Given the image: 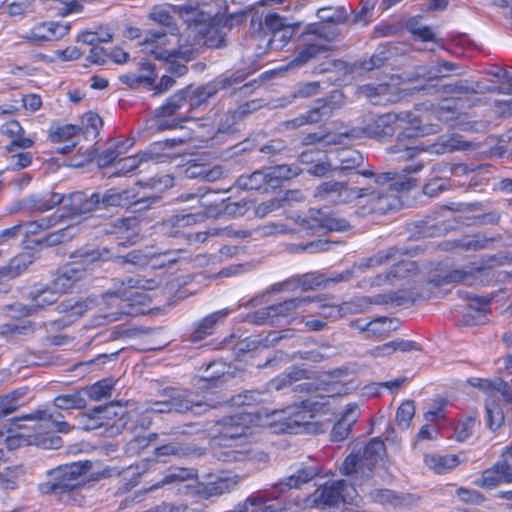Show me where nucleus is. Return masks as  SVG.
<instances>
[{
    "label": "nucleus",
    "instance_id": "45",
    "mask_svg": "<svg viewBox=\"0 0 512 512\" xmlns=\"http://www.w3.org/2000/svg\"><path fill=\"white\" fill-rule=\"evenodd\" d=\"M368 497L374 503L393 508L403 503L402 497L390 489H372Z\"/></svg>",
    "mask_w": 512,
    "mask_h": 512
},
{
    "label": "nucleus",
    "instance_id": "46",
    "mask_svg": "<svg viewBox=\"0 0 512 512\" xmlns=\"http://www.w3.org/2000/svg\"><path fill=\"white\" fill-rule=\"evenodd\" d=\"M188 91H178L172 95L167 102L159 107L155 114L157 117H168L174 115L187 102Z\"/></svg>",
    "mask_w": 512,
    "mask_h": 512
},
{
    "label": "nucleus",
    "instance_id": "52",
    "mask_svg": "<svg viewBox=\"0 0 512 512\" xmlns=\"http://www.w3.org/2000/svg\"><path fill=\"white\" fill-rule=\"evenodd\" d=\"M249 75V71L246 69L237 70L228 75H222L216 78L213 82L218 91L222 89L230 88L244 81Z\"/></svg>",
    "mask_w": 512,
    "mask_h": 512
},
{
    "label": "nucleus",
    "instance_id": "58",
    "mask_svg": "<svg viewBox=\"0 0 512 512\" xmlns=\"http://www.w3.org/2000/svg\"><path fill=\"white\" fill-rule=\"evenodd\" d=\"M81 131L80 127L67 124L64 126H58L56 128H52L49 137L52 142H62V141H69L72 137L77 135Z\"/></svg>",
    "mask_w": 512,
    "mask_h": 512
},
{
    "label": "nucleus",
    "instance_id": "49",
    "mask_svg": "<svg viewBox=\"0 0 512 512\" xmlns=\"http://www.w3.org/2000/svg\"><path fill=\"white\" fill-rule=\"evenodd\" d=\"M198 449L190 448V447H182L176 443H168L156 447L154 450V454L157 457H169V456H177L179 458H186L193 454H196Z\"/></svg>",
    "mask_w": 512,
    "mask_h": 512
},
{
    "label": "nucleus",
    "instance_id": "11",
    "mask_svg": "<svg viewBox=\"0 0 512 512\" xmlns=\"http://www.w3.org/2000/svg\"><path fill=\"white\" fill-rule=\"evenodd\" d=\"M82 199L84 192L71 193L68 196H62L58 193H50L48 197H44L35 202L34 207L40 212H45L57 205L61 207L54 213L58 221L81 215Z\"/></svg>",
    "mask_w": 512,
    "mask_h": 512
},
{
    "label": "nucleus",
    "instance_id": "21",
    "mask_svg": "<svg viewBox=\"0 0 512 512\" xmlns=\"http://www.w3.org/2000/svg\"><path fill=\"white\" fill-rule=\"evenodd\" d=\"M290 287H298L303 291L315 290L320 287H326V276L318 272H309L299 276L292 277L277 285L275 291L288 290Z\"/></svg>",
    "mask_w": 512,
    "mask_h": 512
},
{
    "label": "nucleus",
    "instance_id": "39",
    "mask_svg": "<svg viewBox=\"0 0 512 512\" xmlns=\"http://www.w3.org/2000/svg\"><path fill=\"white\" fill-rule=\"evenodd\" d=\"M490 239L482 235H466L460 239L450 241V248H460L465 251H479L487 248Z\"/></svg>",
    "mask_w": 512,
    "mask_h": 512
},
{
    "label": "nucleus",
    "instance_id": "7",
    "mask_svg": "<svg viewBox=\"0 0 512 512\" xmlns=\"http://www.w3.org/2000/svg\"><path fill=\"white\" fill-rule=\"evenodd\" d=\"M419 123H421L419 117L409 111L386 113L372 117L363 130H358L360 131V137L364 133L369 137L381 138L392 136L396 129H402L403 131Z\"/></svg>",
    "mask_w": 512,
    "mask_h": 512
},
{
    "label": "nucleus",
    "instance_id": "25",
    "mask_svg": "<svg viewBox=\"0 0 512 512\" xmlns=\"http://www.w3.org/2000/svg\"><path fill=\"white\" fill-rule=\"evenodd\" d=\"M480 425L478 414L475 411L460 415L453 426V435L450 438L459 443L466 442L474 433L475 428Z\"/></svg>",
    "mask_w": 512,
    "mask_h": 512
},
{
    "label": "nucleus",
    "instance_id": "57",
    "mask_svg": "<svg viewBox=\"0 0 512 512\" xmlns=\"http://www.w3.org/2000/svg\"><path fill=\"white\" fill-rule=\"evenodd\" d=\"M76 230L77 228L74 225H69L63 229H59L50 233L44 238L43 242L47 246H55L61 243H65L75 236Z\"/></svg>",
    "mask_w": 512,
    "mask_h": 512
},
{
    "label": "nucleus",
    "instance_id": "28",
    "mask_svg": "<svg viewBox=\"0 0 512 512\" xmlns=\"http://www.w3.org/2000/svg\"><path fill=\"white\" fill-rule=\"evenodd\" d=\"M165 157V155L151 150L135 156L125 157L115 163L116 171L114 173L117 175H124L139 167L143 162L153 161L155 163H159L163 162V158Z\"/></svg>",
    "mask_w": 512,
    "mask_h": 512
},
{
    "label": "nucleus",
    "instance_id": "32",
    "mask_svg": "<svg viewBox=\"0 0 512 512\" xmlns=\"http://www.w3.org/2000/svg\"><path fill=\"white\" fill-rule=\"evenodd\" d=\"M148 19L168 30L171 36L179 35V28L169 10L162 5L154 6L148 14Z\"/></svg>",
    "mask_w": 512,
    "mask_h": 512
},
{
    "label": "nucleus",
    "instance_id": "33",
    "mask_svg": "<svg viewBox=\"0 0 512 512\" xmlns=\"http://www.w3.org/2000/svg\"><path fill=\"white\" fill-rule=\"evenodd\" d=\"M316 300L321 301L320 298H311L310 296L291 298L282 303L271 305V311H273L275 318L278 321L280 317H287L296 310L301 309Z\"/></svg>",
    "mask_w": 512,
    "mask_h": 512
},
{
    "label": "nucleus",
    "instance_id": "36",
    "mask_svg": "<svg viewBox=\"0 0 512 512\" xmlns=\"http://www.w3.org/2000/svg\"><path fill=\"white\" fill-rule=\"evenodd\" d=\"M237 187L244 190H262L268 192L267 178L265 169L256 170L250 174H244L236 180Z\"/></svg>",
    "mask_w": 512,
    "mask_h": 512
},
{
    "label": "nucleus",
    "instance_id": "29",
    "mask_svg": "<svg viewBox=\"0 0 512 512\" xmlns=\"http://www.w3.org/2000/svg\"><path fill=\"white\" fill-rule=\"evenodd\" d=\"M502 482L512 483V473L505 472L496 462L482 472L481 477L475 481V485L484 489H493Z\"/></svg>",
    "mask_w": 512,
    "mask_h": 512
},
{
    "label": "nucleus",
    "instance_id": "60",
    "mask_svg": "<svg viewBox=\"0 0 512 512\" xmlns=\"http://www.w3.org/2000/svg\"><path fill=\"white\" fill-rule=\"evenodd\" d=\"M406 26L415 40L418 39L423 42L434 40L433 31L429 27L420 24L416 19L409 20Z\"/></svg>",
    "mask_w": 512,
    "mask_h": 512
},
{
    "label": "nucleus",
    "instance_id": "3",
    "mask_svg": "<svg viewBox=\"0 0 512 512\" xmlns=\"http://www.w3.org/2000/svg\"><path fill=\"white\" fill-rule=\"evenodd\" d=\"M168 30H150L141 43L146 53L153 55L156 59H169L171 57H181L185 61L194 58V49L192 46L196 41V34L193 30L187 29L184 34H180L178 48L171 51L163 47L169 43Z\"/></svg>",
    "mask_w": 512,
    "mask_h": 512
},
{
    "label": "nucleus",
    "instance_id": "30",
    "mask_svg": "<svg viewBox=\"0 0 512 512\" xmlns=\"http://www.w3.org/2000/svg\"><path fill=\"white\" fill-rule=\"evenodd\" d=\"M238 483L237 476L221 475L217 476L214 481L203 483L202 499L218 497L230 492Z\"/></svg>",
    "mask_w": 512,
    "mask_h": 512
},
{
    "label": "nucleus",
    "instance_id": "40",
    "mask_svg": "<svg viewBox=\"0 0 512 512\" xmlns=\"http://www.w3.org/2000/svg\"><path fill=\"white\" fill-rule=\"evenodd\" d=\"M336 157L339 165L334 169L341 171L355 169L364 163L363 155L353 149H340L337 151Z\"/></svg>",
    "mask_w": 512,
    "mask_h": 512
},
{
    "label": "nucleus",
    "instance_id": "13",
    "mask_svg": "<svg viewBox=\"0 0 512 512\" xmlns=\"http://www.w3.org/2000/svg\"><path fill=\"white\" fill-rule=\"evenodd\" d=\"M164 395L169 398L170 407L176 413L192 412L195 415H199L210 408V405L200 399L192 390L166 388Z\"/></svg>",
    "mask_w": 512,
    "mask_h": 512
},
{
    "label": "nucleus",
    "instance_id": "35",
    "mask_svg": "<svg viewBox=\"0 0 512 512\" xmlns=\"http://www.w3.org/2000/svg\"><path fill=\"white\" fill-rule=\"evenodd\" d=\"M182 91H188L187 102L190 109H195L206 103L211 97L215 96L218 92L214 82H210L205 86L196 89L186 88Z\"/></svg>",
    "mask_w": 512,
    "mask_h": 512
},
{
    "label": "nucleus",
    "instance_id": "17",
    "mask_svg": "<svg viewBox=\"0 0 512 512\" xmlns=\"http://www.w3.org/2000/svg\"><path fill=\"white\" fill-rule=\"evenodd\" d=\"M448 284V263L445 260L428 263L427 280L422 285L430 298L445 296L443 287Z\"/></svg>",
    "mask_w": 512,
    "mask_h": 512
},
{
    "label": "nucleus",
    "instance_id": "56",
    "mask_svg": "<svg viewBox=\"0 0 512 512\" xmlns=\"http://www.w3.org/2000/svg\"><path fill=\"white\" fill-rule=\"evenodd\" d=\"M486 416L487 427L493 432L499 429L505 421L502 409L494 402L486 404Z\"/></svg>",
    "mask_w": 512,
    "mask_h": 512
},
{
    "label": "nucleus",
    "instance_id": "10",
    "mask_svg": "<svg viewBox=\"0 0 512 512\" xmlns=\"http://www.w3.org/2000/svg\"><path fill=\"white\" fill-rule=\"evenodd\" d=\"M251 422V416L246 413L223 417L214 424L215 438L222 446H233L248 436Z\"/></svg>",
    "mask_w": 512,
    "mask_h": 512
},
{
    "label": "nucleus",
    "instance_id": "8",
    "mask_svg": "<svg viewBox=\"0 0 512 512\" xmlns=\"http://www.w3.org/2000/svg\"><path fill=\"white\" fill-rule=\"evenodd\" d=\"M308 501L316 506H336L341 502L357 505L360 496L353 485L345 480H337L317 488Z\"/></svg>",
    "mask_w": 512,
    "mask_h": 512
},
{
    "label": "nucleus",
    "instance_id": "64",
    "mask_svg": "<svg viewBox=\"0 0 512 512\" xmlns=\"http://www.w3.org/2000/svg\"><path fill=\"white\" fill-rule=\"evenodd\" d=\"M9 168L21 170L32 163V155L29 152H13L7 157Z\"/></svg>",
    "mask_w": 512,
    "mask_h": 512
},
{
    "label": "nucleus",
    "instance_id": "62",
    "mask_svg": "<svg viewBox=\"0 0 512 512\" xmlns=\"http://www.w3.org/2000/svg\"><path fill=\"white\" fill-rule=\"evenodd\" d=\"M157 78L155 73L151 75H137L135 73H126L119 77L120 81L124 84L129 85L132 88L138 87L141 84L152 85Z\"/></svg>",
    "mask_w": 512,
    "mask_h": 512
},
{
    "label": "nucleus",
    "instance_id": "59",
    "mask_svg": "<svg viewBox=\"0 0 512 512\" xmlns=\"http://www.w3.org/2000/svg\"><path fill=\"white\" fill-rule=\"evenodd\" d=\"M271 305L262 309L257 310L254 313L247 315L246 320L251 324L264 325L271 324L276 325L277 320L273 313Z\"/></svg>",
    "mask_w": 512,
    "mask_h": 512
},
{
    "label": "nucleus",
    "instance_id": "31",
    "mask_svg": "<svg viewBox=\"0 0 512 512\" xmlns=\"http://www.w3.org/2000/svg\"><path fill=\"white\" fill-rule=\"evenodd\" d=\"M229 311L227 309L219 310L211 313L210 315L199 321L191 334L193 341H200L205 337L211 335L214 331L216 324L227 317Z\"/></svg>",
    "mask_w": 512,
    "mask_h": 512
},
{
    "label": "nucleus",
    "instance_id": "9",
    "mask_svg": "<svg viewBox=\"0 0 512 512\" xmlns=\"http://www.w3.org/2000/svg\"><path fill=\"white\" fill-rule=\"evenodd\" d=\"M90 420L93 422L87 429L104 427L109 437L120 434L129 422V417L119 403H110L92 409Z\"/></svg>",
    "mask_w": 512,
    "mask_h": 512
},
{
    "label": "nucleus",
    "instance_id": "4",
    "mask_svg": "<svg viewBox=\"0 0 512 512\" xmlns=\"http://www.w3.org/2000/svg\"><path fill=\"white\" fill-rule=\"evenodd\" d=\"M91 468L89 462H73L47 472L45 481L38 485L42 494H54L61 496L71 492L81 485L80 478Z\"/></svg>",
    "mask_w": 512,
    "mask_h": 512
},
{
    "label": "nucleus",
    "instance_id": "55",
    "mask_svg": "<svg viewBox=\"0 0 512 512\" xmlns=\"http://www.w3.org/2000/svg\"><path fill=\"white\" fill-rule=\"evenodd\" d=\"M407 254V251H402L397 247H390L386 250L379 251L374 256H372L366 266L367 267H375L385 263L390 262L391 260L396 259L398 256Z\"/></svg>",
    "mask_w": 512,
    "mask_h": 512
},
{
    "label": "nucleus",
    "instance_id": "20",
    "mask_svg": "<svg viewBox=\"0 0 512 512\" xmlns=\"http://www.w3.org/2000/svg\"><path fill=\"white\" fill-rule=\"evenodd\" d=\"M311 403L309 400L302 401L301 405L287 407L279 418L282 422V430L286 432H293L296 428L308 425L312 419V410L310 409Z\"/></svg>",
    "mask_w": 512,
    "mask_h": 512
},
{
    "label": "nucleus",
    "instance_id": "14",
    "mask_svg": "<svg viewBox=\"0 0 512 512\" xmlns=\"http://www.w3.org/2000/svg\"><path fill=\"white\" fill-rule=\"evenodd\" d=\"M133 198L134 196L129 190L118 191L116 189H109L103 195H100V209L133 205L136 207V210H143L159 201L157 196L143 197L135 201H133Z\"/></svg>",
    "mask_w": 512,
    "mask_h": 512
},
{
    "label": "nucleus",
    "instance_id": "50",
    "mask_svg": "<svg viewBox=\"0 0 512 512\" xmlns=\"http://www.w3.org/2000/svg\"><path fill=\"white\" fill-rule=\"evenodd\" d=\"M385 453V444L378 438L372 439L364 448L360 455L375 468L376 463L382 458Z\"/></svg>",
    "mask_w": 512,
    "mask_h": 512
},
{
    "label": "nucleus",
    "instance_id": "42",
    "mask_svg": "<svg viewBox=\"0 0 512 512\" xmlns=\"http://www.w3.org/2000/svg\"><path fill=\"white\" fill-rule=\"evenodd\" d=\"M58 416L61 417L59 413H52L47 409H38L34 411L33 413L24 416L23 418L25 420H36V421H44L50 423L52 426H54L59 432L67 433L70 430V425L65 422L58 420Z\"/></svg>",
    "mask_w": 512,
    "mask_h": 512
},
{
    "label": "nucleus",
    "instance_id": "43",
    "mask_svg": "<svg viewBox=\"0 0 512 512\" xmlns=\"http://www.w3.org/2000/svg\"><path fill=\"white\" fill-rule=\"evenodd\" d=\"M112 388V381L109 379H103L91 386L81 388V391L85 398L88 397L92 401H101L105 398L111 397Z\"/></svg>",
    "mask_w": 512,
    "mask_h": 512
},
{
    "label": "nucleus",
    "instance_id": "44",
    "mask_svg": "<svg viewBox=\"0 0 512 512\" xmlns=\"http://www.w3.org/2000/svg\"><path fill=\"white\" fill-rule=\"evenodd\" d=\"M385 54V51H380L378 53L373 54L369 59L356 61L349 66L348 71L350 73L361 74L362 72H369L373 69L380 68L388 59Z\"/></svg>",
    "mask_w": 512,
    "mask_h": 512
},
{
    "label": "nucleus",
    "instance_id": "24",
    "mask_svg": "<svg viewBox=\"0 0 512 512\" xmlns=\"http://www.w3.org/2000/svg\"><path fill=\"white\" fill-rule=\"evenodd\" d=\"M301 172V168L297 165L282 164L266 168L265 174L268 189H276L280 187L285 181L297 177Z\"/></svg>",
    "mask_w": 512,
    "mask_h": 512
},
{
    "label": "nucleus",
    "instance_id": "2",
    "mask_svg": "<svg viewBox=\"0 0 512 512\" xmlns=\"http://www.w3.org/2000/svg\"><path fill=\"white\" fill-rule=\"evenodd\" d=\"M109 250H90V249H79L71 254V258H79L80 261H74L67 263L61 267L50 282V289H54L56 292L61 294L70 291L74 285L81 281L86 276V265L95 261L103 260L106 261Z\"/></svg>",
    "mask_w": 512,
    "mask_h": 512
},
{
    "label": "nucleus",
    "instance_id": "12",
    "mask_svg": "<svg viewBox=\"0 0 512 512\" xmlns=\"http://www.w3.org/2000/svg\"><path fill=\"white\" fill-rule=\"evenodd\" d=\"M480 88L481 83L477 81L450 78V122L457 120L453 117V110H462L474 105L472 96L480 94ZM455 125L450 123V127Z\"/></svg>",
    "mask_w": 512,
    "mask_h": 512
},
{
    "label": "nucleus",
    "instance_id": "47",
    "mask_svg": "<svg viewBox=\"0 0 512 512\" xmlns=\"http://www.w3.org/2000/svg\"><path fill=\"white\" fill-rule=\"evenodd\" d=\"M29 255L20 254L9 262L7 266L0 268V281L4 279L15 278L20 275L24 270H26L28 263Z\"/></svg>",
    "mask_w": 512,
    "mask_h": 512
},
{
    "label": "nucleus",
    "instance_id": "15",
    "mask_svg": "<svg viewBox=\"0 0 512 512\" xmlns=\"http://www.w3.org/2000/svg\"><path fill=\"white\" fill-rule=\"evenodd\" d=\"M71 26L69 23L47 21L36 24L22 38L32 44H41L47 41H55L68 34Z\"/></svg>",
    "mask_w": 512,
    "mask_h": 512
},
{
    "label": "nucleus",
    "instance_id": "34",
    "mask_svg": "<svg viewBox=\"0 0 512 512\" xmlns=\"http://www.w3.org/2000/svg\"><path fill=\"white\" fill-rule=\"evenodd\" d=\"M318 473L319 471L317 468L305 466L298 469L294 474L283 479L279 483V486L284 487L285 489H298L303 484H306L313 480L318 475ZM281 490H283V488H281Z\"/></svg>",
    "mask_w": 512,
    "mask_h": 512
},
{
    "label": "nucleus",
    "instance_id": "19",
    "mask_svg": "<svg viewBox=\"0 0 512 512\" xmlns=\"http://www.w3.org/2000/svg\"><path fill=\"white\" fill-rule=\"evenodd\" d=\"M430 292H426L421 286L420 289H400L388 294H380L374 297V304L404 306L419 300H429Z\"/></svg>",
    "mask_w": 512,
    "mask_h": 512
},
{
    "label": "nucleus",
    "instance_id": "22",
    "mask_svg": "<svg viewBox=\"0 0 512 512\" xmlns=\"http://www.w3.org/2000/svg\"><path fill=\"white\" fill-rule=\"evenodd\" d=\"M360 410L357 404H348L343 415L333 426L331 431V440L340 442L345 440L360 417Z\"/></svg>",
    "mask_w": 512,
    "mask_h": 512
},
{
    "label": "nucleus",
    "instance_id": "54",
    "mask_svg": "<svg viewBox=\"0 0 512 512\" xmlns=\"http://www.w3.org/2000/svg\"><path fill=\"white\" fill-rule=\"evenodd\" d=\"M447 231L448 224L444 217L440 220H437L436 217H429L421 232L424 237H437L446 234Z\"/></svg>",
    "mask_w": 512,
    "mask_h": 512
},
{
    "label": "nucleus",
    "instance_id": "63",
    "mask_svg": "<svg viewBox=\"0 0 512 512\" xmlns=\"http://www.w3.org/2000/svg\"><path fill=\"white\" fill-rule=\"evenodd\" d=\"M57 223H59V221H58L56 215L53 214L52 216H50L48 218L41 219L39 221H30V222H27L26 224H23V230L26 235L35 234V233H37L38 230L48 229V228L56 225Z\"/></svg>",
    "mask_w": 512,
    "mask_h": 512
},
{
    "label": "nucleus",
    "instance_id": "26",
    "mask_svg": "<svg viewBox=\"0 0 512 512\" xmlns=\"http://www.w3.org/2000/svg\"><path fill=\"white\" fill-rule=\"evenodd\" d=\"M419 266L414 261H400L395 264L385 275L377 276V284L381 281L389 284H395L396 281L408 279L418 275Z\"/></svg>",
    "mask_w": 512,
    "mask_h": 512
},
{
    "label": "nucleus",
    "instance_id": "27",
    "mask_svg": "<svg viewBox=\"0 0 512 512\" xmlns=\"http://www.w3.org/2000/svg\"><path fill=\"white\" fill-rule=\"evenodd\" d=\"M315 378V373L313 371L295 366L290 368L285 373H282L277 378L271 380L269 387L270 389L279 391L281 389L292 386L294 383L301 380H314Z\"/></svg>",
    "mask_w": 512,
    "mask_h": 512
},
{
    "label": "nucleus",
    "instance_id": "41",
    "mask_svg": "<svg viewBox=\"0 0 512 512\" xmlns=\"http://www.w3.org/2000/svg\"><path fill=\"white\" fill-rule=\"evenodd\" d=\"M26 394L27 388H19L0 397V414L6 416L14 412L24 403Z\"/></svg>",
    "mask_w": 512,
    "mask_h": 512
},
{
    "label": "nucleus",
    "instance_id": "5",
    "mask_svg": "<svg viewBox=\"0 0 512 512\" xmlns=\"http://www.w3.org/2000/svg\"><path fill=\"white\" fill-rule=\"evenodd\" d=\"M432 132L431 127L421 126L420 123L414 127H409L398 133L397 143L391 147V152L399 153L403 160H412L422 152H428L434 155H443L448 150V140L444 136L440 137L438 142L431 145L419 143L410 145L407 141H411L416 137L424 136Z\"/></svg>",
    "mask_w": 512,
    "mask_h": 512
},
{
    "label": "nucleus",
    "instance_id": "53",
    "mask_svg": "<svg viewBox=\"0 0 512 512\" xmlns=\"http://www.w3.org/2000/svg\"><path fill=\"white\" fill-rule=\"evenodd\" d=\"M415 415V404L412 400H406L398 407L396 412L397 426L407 429Z\"/></svg>",
    "mask_w": 512,
    "mask_h": 512
},
{
    "label": "nucleus",
    "instance_id": "38",
    "mask_svg": "<svg viewBox=\"0 0 512 512\" xmlns=\"http://www.w3.org/2000/svg\"><path fill=\"white\" fill-rule=\"evenodd\" d=\"M86 403L81 389L71 394L58 395L53 400L54 406L61 410L83 409L86 407Z\"/></svg>",
    "mask_w": 512,
    "mask_h": 512
},
{
    "label": "nucleus",
    "instance_id": "61",
    "mask_svg": "<svg viewBox=\"0 0 512 512\" xmlns=\"http://www.w3.org/2000/svg\"><path fill=\"white\" fill-rule=\"evenodd\" d=\"M102 127V119L95 113L88 112L82 117L81 131L86 135H97Z\"/></svg>",
    "mask_w": 512,
    "mask_h": 512
},
{
    "label": "nucleus",
    "instance_id": "23",
    "mask_svg": "<svg viewBox=\"0 0 512 512\" xmlns=\"http://www.w3.org/2000/svg\"><path fill=\"white\" fill-rule=\"evenodd\" d=\"M197 480V469L192 467L173 466L168 468L162 480L151 486L148 491H152L166 485H178L180 483Z\"/></svg>",
    "mask_w": 512,
    "mask_h": 512
},
{
    "label": "nucleus",
    "instance_id": "48",
    "mask_svg": "<svg viewBox=\"0 0 512 512\" xmlns=\"http://www.w3.org/2000/svg\"><path fill=\"white\" fill-rule=\"evenodd\" d=\"M317 16L323 22L342 24L348 18V10L343 6L322 7L318 9Z\"/></svg>",
    "mask_w": 512,
    "mask_h": 512
},
{
    "label": "nucleus",
    "instance_id": "37",
    "mask_svg": "<svg viewBox=\"0 0 512 512\" xmlns=\"http://www.w3.org/2000/svg\"><path fill=\"white\" fill-rule=\"evenodd\" d=\"M341 137L357 139V138H360V131L357 130V128H353V129L347 130L345 132H340L339 134L327 133L324 135H319L318 133H309L304 137L303 143L305 145H312L317 142L325 141L328 144H331V143L337 144V143H340Z\"/></svg>",
    "mask_w": 512,
    "mask_h": 512
},
{
    "label": "nucleus",
    "instance_id": "1",
    "mask_svg": "<svg viewBox=\"0 0 512 512\" xmlns=\"http://www.w3.org/2000/svg\"><path fill=\"white\" fill-rule=\"evenodd\" d=\"M357 174L372 179L373 182L361 187H351L346 181H324L315 188L314 198L332 205L348 204L366 198L365 204L357 211L359 215L386 214L398 209L400 205L396 192L409 191L416 186L414 178L396 181L394 172H377L369 168L358 171Z\"/></svg>",
    "mask_w": 512,
    "mask_h": 512
},
{
    "label": "nucleus",
    "instance_id": "16",
    "mask_svg": "<svg viewBox=\"0 0 512 512\" xmlns=\"http://www.w3.org/2000/svg\"><path fill=\"white\" fill-rule=\"evenodd\" d=\"M318 106L310 109L293 119L282 122V126L286 129H297L304 125L317 124L321 121L329 119L335 110L334 105L329 100H317Z\"/></svg>",
    "mask_w": 512,
    "mask_h": 512
},
{
    "label": "nucleus",
    "instance_id": "6",
    "mask_svg": "<svg viewBox=\"0 0 512 512\" xmlns=\"http://www.w3.org/2000/svg\"><path fill=\"white\" fill-rule=\"evenodd\" d=\"M327 42H329V38L325 36L322 25L309 27L299 36L294 57L287 64V69L301 67L326 52Z\"/></svg>",
    "mask_w": 512,
    "mask_h": 512
},
{
    "label": "nucleus",
    "instance_id": "18",
    "mask_svg": "<svg viewBox=\"0 0 512 512\" xmlns=\"http://www.w3.org/2000/svg\"><path fill=\"white\" fill-rule=\"evenodd\" d=\"M374 468L360 455V452L349 454L341 464L340 471L350 477L355 485H362L372 477Z\"/></svg>",
    "mask_w": 512,
    "mask_h": 512
},
{
    "label": "nucleus",
    "instance_id": "51",
    "mask_svg": "<svg viewBox=\"0 0 512 512\" xmlns=\"http://www.w3.org/2000/svg\"><path fill=\"white\" fill-rule=\"evenodd\" d=\"M296 223L304 230L312 233L323 229V213L320 210H310L309 215L305 217L298 216Z\"/></svg>",
    "mask_w": 512,
    "mask_h": 512
}]
</instances>
